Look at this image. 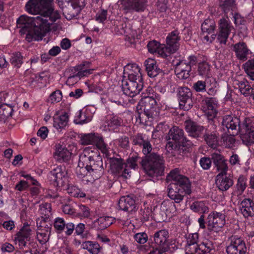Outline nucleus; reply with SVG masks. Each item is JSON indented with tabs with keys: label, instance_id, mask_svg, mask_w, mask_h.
<instances>
[{
	"label": "nucleus",
	"instance_id": "59",
	"mask_svg": "<svg viewBox=\"0 0 254 254\" xmlns=\"http://www.w3.org/2000/svg\"><path fill=\"white\" fill-rule=\"evenodd\" d=\"M199 164L203 170H208L211 166L212 162L210 158L204 157L200 159Z\"/></svg>",
	"mask_w": 254,
	"mask_h": 254
},
{
	"label": "nucleus",
	"instance_id": "7",
	"mask_svg": "<svg viewBox=\"0 0 254 254\" xmlns=\"http://www.w3.org/2000/svg\"><path fill=\"white\" fill-rule=\"evenodd\" d=\"M142 165L150 176H160L164 171L163 158L155 153L146 156L142 161Z\"/></svg>",
	"mask_w": 254,
	"mask_h": 254
},
{
	"label": "nucleus",
	"instance_id": "25",
	"mask_svg": "<svg viewBox=\"0 0 254 254\" xmlns=\"http://www.w3.org/2000/svg\"><path fill=\"white\" fill-rule=\"evenodd\" d=\"M226 172L227 171H221L216 179L217 187L223 191L227 190L233 184L232 180L227 176Z\"/></svg>",
	"mask_w": 254,
	"mask_h": 254
},
{
	"label": "nucleus",
	"instance_id": "13",
	"mask_svg": "<svg viewBox=\"0 0 254 254\" xmlns=\"http://www.w3.org/2000/svg\"><path fill=\"white\" fill-rule=\"evenodd\" d=\"M234 29L228 17L221 18L219 22V32L218 40L221 44H225L230 33Z\"/></svg>",
	"mask_w": 254,
	"mask_h": 254
},
{
	"label": "nucleus",
	"instance_id": "5",
	"mask_svg": "<svg viewBox=\"0 0 254 254\" xmlns=\"http://www.w3.org/2000/svg\"><path fill=\"white\" fill-rule=\"evenodd\" d=\"M156 100L151 96L142 98L136 106V110L138 114V118L142 121H146V117L149 121L158 116L157 111Z\"/></svg>",
	"mask_w": 254,
	"mask_h": 254
},
{
	"label": "nucleus",
	"instance_id": "22",
	"mask_svg": "<svg viewBox=\"0 0 254 254\" xmlns=\"http://www.w3.org/2000/svg\"><path fill=\"white\" fill-rule=\"evenodd\" d=\"M122 7L127 11H142L144 9L146 0H121Z\"/></svg>",
	"mask_w": 254,
	"mask_h": 254
},
{
	"label": "nucleus",
	"instance_id": "40",
	"mask_svg": "<svg viewBox=\"0 0 254 254\" xmlns=\"http://www.w3.org/2000/svg\"><path fill=\"white\" fill-rule=\"evenodd\" d=\"M144 64L148 75L150 77H153L158 74L159 69L157 68L156 61L154 60L149 58L145 61Z\"/></svg>",
	"mask_w": 254,
	"mask_h": 254
},
{
	"label": "nucleus",
	"instance_id": "48",
	"mask_svg": "<svg viewBox=\"0 0 254 254\" xmlns=\"http://www.w3.org/2000/svg\"><path fill=\"white\" fill-rule=\"evenodd\" d=\"M23 57L19 52L13 53L11 56L10 62L14 67L19 68L23 64Z\"/></svg>",
	"mask_w": 254,
	"mask_h": 254
},
{
	"label": "nucleus",
	"instance_id": "43",
	"mask_svg": "<svg viewBox=\"0 0 254 254\" xmlns=\"http://www.w3.org/2000/svg\"><path fill=\"white\" fill-rule=\"evenodd\" d=\"M81 247L83 249L88 250V252L92 254H98L101 249L100 246L98 243H93L91 241L84 242L82 244Z\"/></svg>",
	"mask_w": 254,
	"mask_h": 254
},
{
	"label": "nucleus",
	"instance_id": "60",
	"mask_svg": "<svg viewBox=\"0 0 254 254\" xmlns=\"http://www.w3.org/2000/svg\"><path fill=\"white\" fill-rule=\"evenodd\" d=\"M84 64L83 65H80L77 67L78 71L77 73H76V74H77L80 79L83 76H87L88 75H89L92 72L91 69L85 68L84 67Z\"/></svg>",
	"mask_w": 254,
	"mask_h": 254
},
{
	"label": "nucleus",
	"instance_id": "9",
	"mask_svg": "<svg viewBox=\"0 0 254 254\" xmlns=\"http://www.w3.org/2000/svg\"><path fill=\"white\" fill-rule=\"evenodd\" d=\"M239 132L244 144L250 145L254 143V127L249 118H246L239 126Z\"/></svg>",
	"mask_w": 254,
	"mask_h": 254
},
{
	"label": "nucleus",
	"instance_id": "61",
	"mask_svg": "<svg viewBox=\"0 0 254 254\" xmlns=\"http://www.w3.org/2000/svg\"><path fill=\"white\" fill-rule=\"evenodd\" d=\"M220 4L224 11L229 10L234 3V0H219Z\"/></svg>",
	"mask_w": 254,
	"mask_h": 254
},
{
	"label": "nucleus",
	"instance_id": "23",
	"mask_svg": "<svg viewBox=\"0 0 254 254\" xmlns=\"http://www.w3.org/2000/svg\"><path fill=\"white\" fill-rule=\"evenodd\" d=\"M168 233L165 230H161L155 233L154 240L157 247L163 252L167 251L169 250V246L167 242Z\"/></svg>",
	"mask_w": 254,
	"mask_h": 254
},
{
	"label": "nucleus",
	"instance_id": "50",
	"mask_svg": "<svg viewBox=\"0 0 254 254\" xmlns=\"http://www.w3.org/2000/svg\"><path fill=\"white\" fill-rule=\"evenodd\" d=\"M198 72L199 75L203 77H208L210 73V65L208 63L203 62L198 64Z\"/></svg>",
	"mask_w": 254,
	"mask_h": 254
},
{
	"label": "nucleus",
	"instance_id": "35",
	"mask_svg": "<svg viewBox=\"0 0 254 254\" xmlns=\"http://www.w3.org/2000/svg\"><path fill=\"white\" fill-rule=\"evenodd\" d=\"M115 221V219L112 217H101L93 222V226L97 229H104L112 224Z\"/></svg>",
	"mask_w": 254,
	"mask_h": 254
},
{
	"label": "nucleus",
	"instance_id": "15",
	"mask_svg": "<svg viewBox=\"0 0 254 254\" xmlns=\"http://www.w3.org/2000/svg\"><path fill=\"white\" fill-rule=\"evenodd\" d=\"M191 97V92L189 88L184 87L179 89V100L181 109L186 111L191 109L193 105Z\"/></svg>",
	"mask_w": 254,
	"mask_h": 254
},
{
	"label": "nucleus",
	"instance_id": "41",
	"mask_svg": "<svg viewBox=\"0 0 254 254\" xmlns=\"http://www.w3.org/2000/svg\"><path fill=\"white\" fill-rule=\"evenodd\" d=\"M216 27L215 22L212 19H206L201 24V30L203 34H209L214 32Z\"/></svg>",
	"mask_w": 254,
	"mask_h": 254
},
{
	"label": "nucleus",
	"instance_id": "62",
	"mask_svg": "<svg viewBox=\"0 0 254 254\" xmlns=\"http://www.w3.org/2000/svg\"><path fill=\"white\" fill-rule=\"evenodd\" d=\"M107 17V11L105 10H102L97 13L96 19L98 22L103 23L106 20Z\"/></svg>",
	"mask_w": 254,
	"mask_h": 254
},
{
	"label": "nucleus",
	"instance_id": "29",
	"mask_svg": "<svg viewBox=\"0 0 254 254\" xmlns=\"http://www.w3.org/2000/svg\"><path fill=\"white\" fill-rule=\"evenodd\" d=\"M233 85L235 88L239 89L241 93L245 96H249L252 92V87L247 80L245 79H239L233 80Z\"/></svg>",
	"mask_w": 254,
	"mask_h": 254
},
{
	"label": "nucleus",
	"instance_id": "44",
	"mask_svg": "<svg viewBox=\"0 0 254 254\" xmlns=\"http://www.w3.org/2000/svg\"><path fill=\"white\" fill-rule=\"evenodd\" d=\"M161 209L165 211L167 215L172 217L176 214L177 209L172 202H164L161 204Z\"/></svg>",
	"mask_w": 254,
	"mask_h": 254
},
{
	"label": "nucleus",
	"instance_id": "31",
	"mask_svg": "<svg viewBox=\"0 0 254 254\" xmlns=\"http://www.w3.org/2000/svg\"><path fill=\"white\" fill-rule=\"evenodd\" d=\"M93 117V113L89 108L79 111L75 116V122L77 124H84L90 122Z\"/></svg>",
	"mask_w": 254,
	"mask_h": 254
},
{
	"label": "nucleus",
	"instance_id": "57",
	"mask_svg": "<svg viewBox=\"0 0 254 254\" xmlns=\"http://www.w3.org/2000/svg\"><path fill=\"white\" fill-rule=\"evenodd\" d=\"M223 141L224 145L226 147H233L235 143V139L234 136L231 135H227L223 136Z\"/></svg>",
	"mask_w": 254,
	"mask_h": 254
},
{
	"label": "nucleus",
	"instance_id": "6",
	"mask_svg": "<svg viewBox=\"0 0 254 254\" xmlns=\"http://www.w3.org/2000/svg\"><path fill=\"white\" fill-rule=\"evenodd\" d=\"M168 141L166 148L169 152L180 146L190 147L192 144L191 141L184 136L183 130L178 127H174L170 129L168 133Z\"/></svg>",
	"mask_w": 254,
	"mask_h": 254
},
{
	"label": "nucleus",
	"instance_id": "28",
	"mask_svg": "<svg viewBox=\"0 0 254 254\" xmlns=\"http://www.w3.org/2000/svg\"><path fill=\"white\" fill-rule=\"evenodd\" d=\"M190 70V65L186 62L181 61L176 64L175 71L178 78L183 79L189 77Z\"/></svg>",
	"mask_w": 254,
	"mask_h": 254
},
{
	"label": "nucleus",
	"instance_id": "55",
	"mask_svg": "<svg viewBox=\"0 0 254 254\" xmlns=\"http://www.w3.org/2000/svg\"><path fill=\"white\" fill-rule=\"evenodd\" d=\"M62 92L57 90L50 94L48 98V102L52 104L59 102L62 99Z\"/></svg>",
	"mask_w": 254,
	"mask_h": 254
},
{
	"label": "nucleus",
	"instance_id": "39",
	"mask_svg": "<svg viewBox=\"0 0 254 254\" xmlns=\"http://www.w3.org/2000/svg\"><path fill=\"white\" fill-rule=\"evenodd\" d=\"M252 201L249 199H246L241 203V211L245 217L251 216L254 214V208Z\"/></svg>",
	"mask_w": 254,
	"mask_h": 254
},
{
	"label": "nucleus",
	"instance_id": "42",
	"mask_svg": "<svg viewBox=\"0 0 254 254\" xmlns=\"http://www.w3.org/2000/svg\"><path fill=\"white\" fill-rule=\"evenodd\" d=\"M133 142L135 144H140L142 146V152L145 155L149 154L152 150L150 143L144 140L141 136H137L134 139Z\"/></svg>",
	"mask_w": 254,
	"mask_h": 254
},
{
	"label": "nucleus",
	"instance_id": "16",
	"mask_svg": "<svg viewBox=\"0 0 254 254\" xmlns=\"http://www.w3.org/2000/svg\"><path fill=\"white\" fill-rule=\"evenodd\" d=\"M53 226L58 233L64 232L66 236H70L73 232L75 225L73 223H65L63 218L57 217L53 222Z\"/></svg>",
	"mask_w": 254,
	"mask_h": 254
},
{
	"label": "nucleus",
	"instance_id": "52",
	"mask_svg": "<svg viewBox=\"0 0 254 254\" xmlns=\"http://www.w3.org/2000/svg\"><path fill=\"white\" fill-rule=\"evenodd\" d=\"M51 205L48 203H43L40 206V212L44 218H48L52 215Z\"/></svg>",
	"mask_w": 254,
	"mask_h": 254
},
{
	"label": "nucleus",
	"instance_id": "64",
	"mask_svg": "<svg viewBox=\"0 0 254 254\" xmlns=\"http://www.w3.org/2000/svg\"><path fill=\"white\" fill-rule=\"evenodd\" d=\"M54 254H72V252L70 247L66 245H64L61 247Z\"/></svg>",
	"mask_w": 254,
	"mask_h": 254
},
{
	"label": "nucleus",
	"instance_id": "36",
	"mask_svg": "<svg viewBox=\"0 0 254 254\" xmlns=\"http://www.w3.org/2000/svg\"><path fill=\"white\" fill-rule=\"evenodd\" d=\"M212 158L218 171H227L228 168L226 160L222 155L218 152L214 153L212 154Z\"/></svg>",
	"mask_w": 254,
	"mask_h": 254
},
{
	"label": "nucleus",
	"instance_id": "56",
	"mask_svg": "<svg viewBox=\"0 0 254 254\" xmlns=\"http://www.w3.org/2000/svg\"><path fill=\"white\" fill-rule=\"evenodd\" d=\"M246 182L247 179L243 176H241L238 178L237 188L239 191V194H241L246 189L247 187Z\"/></svg>",
	"mask_w": 254,
	"mask_h": 254
},
{
	"label": "nucleus",
	"instance_id": "45",
	"mask_svg": "<svg viewBox=\"0 0 254 254\" xmlns=\"http://www.w3.org/2000/svg\"><path fill=\"white\" fill-rule=\"evenodd\" d=\"M125 168L123 160L121 158H115L112 160L111 163V170L114 173H119L121 170Z\"/></svg>",
	"mask_w": 254,
	"mask_h": 254
},
{
	"label": "nucleus",
	"instance_id": "2",
	"mask_svg": "<svg viewBox=\"0 0 254 254\" xmlns=\"http://www.w3.org/2000/svg\"><path fill=\"white\" fill-rule=\"evenodd\" d=\"M101 156L93 147H85L79 156L76 172L79 178L90 177L92 180L100 177L103 173Z\"/></svg>",
	"mask_w": 254,
	"mask_h": 254
},
{
	"label": "nucleus",
	"instance_id": "53",
	"mask_svg": "<svg viewBox=\"0 0 254 254\" xmlns=\"http://www.w3.org/2000/svg\"><path fill=\"white\" fill-rule=\"evenodd\" d=\"M67 192L71 195L76 197H84L85 193L75 186H69L67 188Z\"/></svg>",
	"mask_w": 254,
	"mask_h": 254
},
{
	"label": "nucleus",
	"instance_id": "14",
	"mask_svg": "<svg viewBox=\"0 0 254 254\" xmlns=\"http://www.w3.org/2000/svg\"><path fill=\"white\" fill-rule=\"evenodd\" d=\"M230 241L226 248L227 254H245L246 247L242 239L234 236L230 238Z\"/></svg>",
	"mask_w": 254,
	"mask_h": 254
},
{
	"label": "nucleus",
	"instance_id": "24",
	"mask_svg": "<svg viewBox=\"0 0 254 254\" xmlns=\"http://www.w3.org/2000/svg\"><path fill=\"white\" fill-rule=\"evenodd\" d=\"M178 32L177 31L172 32L166 38L167 47L169 55L175 53L179 48V41L180 38L178 36Z\"/></svg>",
	"mask_w": 254,
	"mask_h": 254
},
{
	"label": "nucleus",
	"instance_id": "37",
	"mask_svg": "<svg viewBox=\"0 0 254 254\" xmlns=\"http://www.w3.org/2000/svg\"><path fill=\"white\" fill-rule=\"evenodd\" d=\"M222 125L225 127L228 130L236 129L237 127L241 125L239 118L233 117L231 115L225 116L222 122Z\"/></svg>",
	"mask_w": 254,
	"mask_h": 254
},
{
	"label": "nucleus",
	"instance_id": "11",
	"mask_svg": "<svg viewBox=\"0 0 254 254\" xmlns=\"http://www.w3.org/2000/svg\"><path fill=\"white\" fill-rule=\"evenodd\" d=\"M49 178L54 185L62 187L68 182L67 172L64 166H59L50 173Z\"/></svg>",
	"mask_w": 254,
	"mask_h": 254
},
{
	"label": "nucleus",
	"instance_id": "21",
	"mask_svg": "<svg viewBox=\"0 0 254 254\" xmlns=\"http://www.w3.org/2000/svg\"><path fill=\"white\" fill-rule=\"evenodd\" d=\"M31 230L28 226H24L18 232L14 239L15 243L18 245L20 249L23 248L27 242L30 240Z\"/></svg>",
	"mask_w": 254,
	"mask_h": 254
},
{
	"label": "nucleus",
	"instance_id": "26",
	"mask_svg": "<svg viewBox=\"0 0 254 254\" xmlns=\"http://www.w3.org/2000/svg\"><path fill=\"white\" fill-rule=\"evenodd\" d=\"M118 205L121 210L130 213L136 210L134 200L129 196H122L119 201Z\"/></svg>",
	"mask_w": 254,
	"mask_h": 254
},
{
	"label": "nucleus",
	"instance_id": "34",
	"mask_svg": "<svg viewBox=\"0 0 254 254\" xmlns=\"http://www.w3.org/2000/svg\"><path fill=\"white\" fill-rule=\"evenodd\" d=\"M138 157L136 155H133L132 156L129 157L127 163L125 164V168L123 173V176L125 178H128L130 176V171L129 169H135L137 166V160Z\"/></svg>",
	"mask_w": 254,
	"mask_h": 254
},
{
	"label": "nucleus",
	"instance_id": "49",
	"mask_svg": "<svg viewBox=\"0 0 254 254\" xmlns=\"http://www.w3.org/2000/svg\"><path fill=\"white\" fill-rule=\"evenodd\" d=\"M95 145L106 156L109 154V148L104 142L103 137L99 134Z\"/></svg>",
	"mask_w": 254,
	"mask_h": 254
},
{
	"label": "nucleus",
	"instance_id": "63",
	"mask_svg": "<svg viewBox=\"0 0 254 254\" xmlns=\"http://www.w3.org/2000/svg\"><path fill=\"white\" fill-rule=\"evenodd\" d=\"M71 157L72 155H75L77 153L78 148L77 144L75 143H71L69 144L67 147H66Z\"/></svg>",
	"mask_w": 254,
	"mask_h": 254
},
{
	"label": "nucleus",
	"instance_id": "18",
	"mask_svg": "<svg viewBox=\"0 0 254 254\" xmlns=\"http://www.w3.org/2000/svg\"><path fill=\"white\" fill-rule=\"evenodd\" d=\"M69 121L68 114L65 112H57L53 117V127L58 131L65 129Z\"/></svg>",
	"mask_w": 254,
	"mask_h": 254
},
{
	"label": "nucleus",
	"instance_id": "38",
	"mask_svg": "<svg viewBox=\"0 0 254 254\" xmlns=\"http://www.w3.org/2000/svg\"><path fill=\"white\" fill-rule=\"evenodd\" d=\"M99 134L96 133H83L80 136L79 142L81 145H95Z\"/></svg>",
	"mask_w": 254,
	"mask_h": 254
},
{
	"label": "nucleus",
	"instance_id": "51",
	"mask_svg": "<svg viewBox=\"0 0 254 254\" xmlns=\"http://www.w3.org/2000/svg\"><path fill=\"white\" fill-rule=\"evenodd\" d=\"M244 68L249 78L254 80V61H248L244 64Z\"/></svg>",
	"mask_w": 254,
	"mask_h": 254
},
{
	"label": "nucleus",
	"instance_id": "8",
	"mask_svg": "<svg viewBox=\"0 0 254 254\" xmlns=\"http://www.w3.org/2000/svg\"><path fill=\"white\" fill-rule=\"evenodd\" d=\"M57 1L59 6L62 9L64 8V4L67 3L69 6L70 2L69 9L65 8L63 10V14L68 19L76 16L85 5V0H57Z\"/></svg>",
	"mask_w": 254,
	"mask_h": 254
},
{
	"label": "nucleus",
	"instance_id": "33",
	"mask_svg": "<svg viewBox=\"0 0 254 254\" xmlns=\"http://www.w3.org/2000/svg\"><path fill=\"white\" fill-rule=\"evenodd\" d=\"M234 49L237 57L241 60H246L249 55L251 53L244 43L235 44L234 46Z\"/></svg>",
	"mask_w": 254,
	"mask_h": 254
},
{
	"label": "nucleus",
	"instance_id": "19",
	"mask_svg": "<svg viewBox=\"0 0 254 254\" xmlns=\"http://www.w3.org/2000/svg\"><path fill=\"white\" fill-rule=\"evenodd\" d=\"M218 101L216 99L210 98L205 99L202 106L203 111L210 119L215 118L217 114Z\"/></svg>",
	"mask_w": 254,
	"mask_h": 254
},
{
	"label": "nucleus",
	"instance_id": "3",
	"mask_svg": "<svg viewBox=\"0 0 254 254\" xmlns=\"http://www.w3.org/2000/svg\"><path fill=\"white\" fill-rule=\"evenodd\" d=\"M167 180L170 182L168 188V195L175 202L180 203L186 195L191 193V185L189 179L180 174L178 169L171 171Z\"/></svg>",
	"mask_w": 254,
	"mask_h": 254
},
{
	"label": "nucleus",
	"instance_id": "27",
	"mask_svg": "<svg viewBox=\"0 0 254 254\" xmlns=\"http://www.w3.org/2000/svg\"><path fill=\"white\" fill-rule=\"evenodd\" d=\"M148 50L150 53H156L162 57L169 55L167 49L164 45H161L156 41H152L147 45Z\"/></svg>",
	"mask_w": 254,
	"mask_h": 254
},
{
	"label": "nucleus",
	"instance_id": "58",
	"mask_svg": "<svg viewBox=\"0 0 254 254\" xmlns=\"http://www.w3.org/2000/svg\"><path fill=\"white\" fill-rule=\"evenodd\" d=\"M134 239L137 243L143 244L147 242L148 237L146 233L141 232L135 234L134 235Z\"/></svg>",
	"mask_w": 254,
	"mask_h": 254
},
{
	"label": "nucleus",
	"instance_id": "46",
	"mask_svg": "<svg viewBox=\"0 0 254 254\" xmlns=\"http://www.w3.org/2000/svg\"><path fill=\"white\" fill-rule=\"evenodd\" d=\"M50 234V231L48 227L42 229H39L37 234V239L41 244H45L48 241Z\"/></svg>",
	"mask_w": 254,
	"mask_h": 254
},
{
	"label": "nucleus",
	"instance_id": "30",
	"mask_svg": "<svg viewBox=\"0 0 254 254\" xmlns=\"http://www.w3.org/2000/svg\"><path fill=\"white\" fill-rule=\"evenodd\" d=\"M186 131L189 135L196 137L203 133L204 128L203 127L197 125L192 121H186L185 123Z\"/></svg>",
	"mask_w": 254,
	"mask_h": 254
},
{
	"label": "nucleus",
	"instance_id": "10",
	"mask_svg": "<svg viewBox=\"0 0 254 254\" xmlns=\"http://www.w3.org/2000/svg\"><path fill=\"white\" fill-rule=\"evenodd\" d=\"M143 85V81L124 78L122 81V90L126 95L133 97L139 93Z\"/></svg>",
	"mask_w": 254,
	"mask_h": 254
},
{
	"label": "nucleus",
	"instance_id": "17",
	"mask_svg": "<svg viewBox=\"0 0 254 254\" xmlns=\"http://www.w3.org/2000/svg\"><path fill=\"white\" fill-rule=\"evenodd\" d=\"M125 79L143 81L141 68L136 64H127L124 68Z\"/></svg>",
	"mask_w": 254,
	"mask_h": 254
},
{
	"label": "nucleus",
	"instance_id": "47",
	"mask_svg": "<svg viewBox=\"0 0 254 254\" xmlns=\"http://www.w3.org/2000/svg\"><path fill=\"white\" fill-rule=\"evenodd\" d=\"M190 208L194 212L205 213L208 210V207L204 201H195L190 205Z\"/></svg>",
	"mask_w": 254,
	"mask_h": 254
},
{
	"label": "nucleus",
	"instance_id": "1",
	"mask_svg": "<svg viewBox=\"0 0 254 254\" xmlns=\"http://www.w3.org/2000/svg\"><path fill=\"white\" fill-rule=\"evenodd\" d=\"M25 9L30 14H39L33 18L22 15L17 20L20 33L26 35L25 39L29 42L41 40L61 17L60 13L54 8L53 0H29Z\"/></svg>",
	"mask_w": 254,
	"mask_h": 254
},
{
	"label": "nucleus",
	"instance_id": "54",
	"mask_svg": "<svg viewBox=\"0 0 254 254\" xmlns=\"http://www.w3.org/2000/svg\"><path fill=\"white\" fill-rule=\"evenodd\" d=\"M121 121L116 116L109 115L107 118V126L114 129L121 125Z\"/></svg>",
	"mask_w": 254,
	"mask_h": 254
},
{
	"label": "nucleus",
	"instance_id": "32",
	"mask_svg": "<svg viewBox=\"0 0 254 254\" xmlns=\"http://www.w3.org/2000/svg\"><path fill=\"white\" fill-rule=\"evenodd\" d=\"M54 157L56 160L59 162L67 161L71 158L66 147L60 144L56 146Z\"/></svg>",
	"mask_w": 254,
	"mask_h": 254
},
{
	"label": "nucleus",
	"instance_id": "4",
	"mask_svg": "<svg viewBox=\"0 0 254 254\" xmlns=\"http://www.w3.org/2000/svg\"><path fill=\"white\" fill-rule=\"evenodd\" d=\"M198 234L194 233L190 234L187 238V245L185 247L186 254H206L213 248L212 243L205 239L197 244Z\"/></svg>",
	"mask_w": 254,
	"mask_h": 254
},
{
	"label": "nucleus",
	"instance_id": "20",
	"mask_svg": "<svg viewBox=\"0 0 254 254\" xmlns=\"http://www.w3.org/2000/svg\"><path fill=\"white\" fill-rule=\"evenodd\" d=\"M31 230L28 226H24L18 232L14 239L15 243L18 245L20 249L23 248L27 242L30 240Z\"/></svg>",
	"mask_w": 254,
	"mask_h": 254
},
{
	"label": "nucleus",
	"instance_id": "12",
	"mask_svg": "<svg viewBox=\"0 0 254 254\" xmlns=\"http://www.w3.org/2000/svg\"><path fill=\"white\" fill-rule=\"evenodd\" d=\"M207 223L209 230L217 232L225 224V215L221 212H212L208 216Z\"/></svg>",
	"mask_w": 254,
	"mask_h": 254
}]
</instances>
